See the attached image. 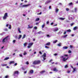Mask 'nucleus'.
<instances>
[{
  "mask_svg": "<svg viewBox=\"0 0 78 78\" xmlns=\"http://www.w3.org/2000/svg\"><path fill=\"white\" fill-rule=\"evenodd\" d=\"M23 5V3H21L19 6V7L20 8H27V7H28V6H29L30 5V4L25 5Z\"/></svg>",
  "mask_w": 78,
  "mask_h": 78,
  "instance_id": "f257e3e1",
  "label": "nucleus"
},
{
  "mask_svg": "<svg viewBox=\"0 0 78 78\" xmlns=\"http://www.w3.org/2000/svg\"><path fill=\"white\" fill-rule=\"evenodd\" d=\"M41 61L40 60L34 61L33 62V64L34 65H38L40 64Z\"/></svg>",
  "mask_w": 78,
  "mask_h": 78,
  "instance_id": "f03ea898",
  "label": "nucleus"
},
{
  "mask_svg": "<svg viewBox=\"0 0 78 78\" xmlns=\"http://www.w3.org/2000/svg\"><path fill=\"white\" fill-rule=\"evenodd\" d=\"M9 36H7L5 37L4 39H3V41H2V42L3 43L5 42V41H7L8 40V38L9 37Z\"/></svg>",
  "mask_w": 78,
  "mask_h": 78,
  "instance_id": "7ed1b4c3",
  "label": "nucleus"
},
{
  "mask_svg": "<svg viewBox=\"0 0 78 78\" xmlns=\"http://www.w3.org/2000/svg\"><path fill=\"white\" fill-rule=\"evenodd\" d=\"M8 16V13H5L4 15V16L3 17V19H7V17Z\"/></svg>",
  "mask_w": 78,
  "mask_h": 78,
  "instance_id": "20e7f679",
  "label": "nucleus"
},
{
  "mask_svg": "<svg viewBox=\"0 0 78 78\" xmlns=\"http://www.w3.org/2000/svg\"><path fill=\"white\" fill-rule=\"evenodd\" d=\"M53 71H55V72H58V70L56 67H55L54 68H53Z\"/></svg>",
  "mask_w": 78,
  "mask_h": 78,
  "instance_id": "39448f33",
  "label": "nucleus"
},
{
  "mask_svg": "<svg viewBox=\"0 0 78 78\" xmlns=\"http://www.w3.org/2000/svg\"><path fill=\"white\" fill-rule=\"evenodd\" d=\"M58 30V27H56L55 28V29L54 30V32H56Z\"/></svg>",
  "mask_w": 78,
  "mask_h": 78,
  "instance_id": "423d86ee",
  "label": "nucleus"
},
{
  "mask_svg": "<svg viewBox=\"0 0 78 78\" xmlns=\"http://www.w3.org/2000/svg\"><path fill=\"white\" fill-rule=\"evenodd\" d=\"M69 58H63L62 59V61L65 62L66 61L67 59H68Z\"/></svg>",
  "mask_w": 78,
  "mask_h": 78,
  "instance_id": "0eeeda50",
  "label": "nucleus"
},
{
  "mask_svg": "<svg viewBox=\"0 0 78 78\" xmlns=\"http://www.w3.org/2000/svg\"><path fill=\"white\" fill-rule=\"evenodd\" d=\"M15 74H17V75L19 74V72L18 71H15L14 73V76Z\"/></svg>",
  "mask_w": 78,
  "mask_h": 78,
  "instance_id": "6e6552de",
  "label": "nucleus"
},
{
  "mask_svg": "<svg viewBox=\"0 0 78 78\" xmlns=\"http://www.w3.org/2000/svg\"><path fill=\"white\" fill-rule=\"evenodd\" d=\"M78 27H75L73 28V30H76L78 29Z\"/></svg>",
  "mask_w": 78,
  "mask_h": 78,
  "instance_id": "1a4fd4ad",
  "label": "nucleus"
},
{
  "mask_svg": "<svg viewBox=\"0 0 78 78\" xmlns=\"http://www.w3.org/2000/svg\"><path fill=\"white\" fill-rule=\"evenodd\" d=\"M29 73H30L32 74L34 73V70H30V72H29Z\"/></svg>",
  "mask_w": 78,
  "mask_h": 78,
  "instance_id": "9d476101",
  "label": "nucleus"
},
{
  "mask_svg": "<svg viewBox=\"0 0 78 78\" xmlns=\"http://www.w3.org/2000/svg\"><path fill=\"white\" fill-rule=\"evenodd\" d=\"M50 2H51V0H49L46 1L45 3H50Z\"/></svg>",
  "mask_w": 78,
  "mask_h": 78,
  "instance_id": "9b49d317",
  "label": "nucleus"
},
{
  "mask_svg": "<svg viewBox=\"0 0 78 78\" xmlns=\"http://www.w3.org/2000/svg\"><path fill=\"white\" fill-rule=\"evenodd\" d=\"M63 48L64 49H66L68 48V47L67 46H64L63 47Z\"/></svg>",
  "mask_w": 78,
  "mask_h": 78,
  "instance_id": "f8f14e48",
  "label": "nucleus"
},
{
  "mask_svg": "<svg viewBox=\"0 0 78 78\" xmlns=\"http://www.w3.org/2000/svg\"><path fill=\"white\" fill-rule=\"evenodd\" d=\"M13 63H14V61H10L9 63V64L11 65V64Z\"/></svg>",
  "mask_w": 78,
  "mask_h": 78,
  "instance_id": "ddd939ff",
  "label": "nucleus"
},
{
  "mask_svg": "<svg viewBox=\"0 0 78 78\" xmlns=\"http://www.w3.org/2000/svg\"><path fill=\"white\" fill-rule=\"evenodd\" d=\"M33 44H34L33 43H30L29 44V46H31L33 45Z\"/></svg>",
  "mask_w": 78,
  "mask_h": 78,
  "instance_id": "4468645a",
  "label": "nucleus"
},
{
  "mask_svg": "<svg viewBox=\"0 0 78 78\" xmlns=\"http://www.w3.org/2000/svg\"><path fill=\"white\" fill-rule=\"evenodd\" d=\"M22 37V36L21 35H19V38H18V39L20 40V38H21V37Z\"/></svg>",
  "mask_w": 78,
  "mask_h": 78,
  "instance_id": "2eb2a0df",
  "label": "nucleus"
},
{
  "mask_svg": "<svg viewBox=\"0 0 78 78\" xmlns=\"http://www.w3.org/2000/svg\"><path fill=\"white\" fill-rule=\"evenodd\" d=\"M45 72V71L44 70H43V71H41L40 73L41 74H43V73H44Z\"/></svg>",
  "mask_w": 78,
  "mask_h": 78,
  "instance_id": "dca6fc26",
  "label": "nucleus"
},
{
  "mask_svg": "<svg viewBox=\"0 0 78 78\" xmlns=\"http://www.w3.org/2000/svg\"><path fill=\"white\" fill-rule=\"evenodd\" d=\"M50 45V42L47 43H46V45H47V46H49Z\"/></svg>",
  "mask_w": 78,
  "mask_h": 78,
  "instance_id": "f3484780",
  "label": "nucleus"
},
{
  "mask_svg": "<svg viewBox=\"0 0 78 78\" xmlns=\"http://www.w3.org/2000/svg\"><path fill=\"white\" fill-rule=\"evenodd\" d=\"M7 64H1V66L2 67H4L5 66H7Z\"/></svg>",
  "mask_w": 78,
  "mask_h": 78,
  "instance_id": "a211bd4d",
  "label": "nucleus"
},
{
  "mask_svg": "<svg viewBox=\"0 0 78 78\" xmlns=\"http://www.w3.org/2000/svg\"><path fill=\"white\" fill-rule=\"evenodd\" d=\"M33 26H30L29 25H28V29L29 28H30V29H31L32 28H33Z\"/></svg>",
  "mask_w": 78,
  "mask_h": 78,
  "instance_id": "6ab92c4d",
  "label": "nucleus"
},
{
  "mask_svg": "<svg viewBox=\"0 0 78 78\" xmlns=\"http://www.w3.org/2000/svg\"><path fill=\"white\" fill-rule=\"evenodd\" d=\"M26 35H23V37L22 38V39L23 40L25 38V36Z\"/></svg>",
  "mask_w": 78,
  "mask_h": 78,
  "instance_id": "aec40b11",
  "label": "nucleus"
},
{
  "mask_svg": "<svg viewBox=\"0 0 78 78\" xmlns=\"http://www.w3.org/2000/svg\"><path fill=\"white\" fill-rule=\"evenodd\" d=\"M28 43H25L24 44H23V45H24V47H26Z\"/></svg>",
  "mask_w": 78,
  "mask_h": 78,
  "instance_id": "412c9836",
  "label": "nucleus"
},
{
  "mask_svg": "<svg viewBox=\"0 0 78 78\" xmlns=\"http://www.w3.org/2000/svg\"><path fill=\"white\" fill-rule=\"evenodd\" d=\"M9 59V57H6V58H5L4 60H6Z\"/></svg>",
  "mask_w": 78,
  "mask_h": 78,
  "instance_id": "4be33fe9",
  "label": "nucleus"
},
{
  "mask_svg": "<svg viewBox=\"0 0 78 78\" xmlns=\"http://www.w3.org/2000/svg\"><path fill=\"white\" fill-rule=\"evenodd\" d=\"M59 19L62 20H64L65 19L63 18H59Z\"/></svg>",
  "mask_w": 78,
  "mask_h": 78,
  "instance_id": "5701e85b",
  "label": "nucleus"
},
{
  "mask_svg": "<svg viewBox=\"0 0 78 78\" xmlns=\"http://www.w3.org/2000/svg\"><path fill=\"white\" fill-rule=\"evenodd\" d=\"M18 31H19V33H21V32L20 31V28H18Z\"/></svg>",
  "mask_w": 78,
  "mask_h": 78,
  "instance_id": "b1692460",
  "label": "nucleus"
},
{
  "mask_svg": "<svg viewBox=\"0 0 78 78\" xmlns=\"http://www.w3.org/2000/svg\"><path fill=\"white\" fill-rule=\"evenodd\" d=\"M66 31L67 32H71V30L70 29H68V30H67Z\"/></svg>",
  "mask_w": 78,
  "mask_h": 78,
  "instance_id": "393cba45",
  "label": "nucleus"
},
{
  "mask_svg": "<svg viewBox=\"0 0 78 78\" xmlns=\"http://www.w3.org/2000/svg\"><path fill=\"white\" fill-rule=\"evenodd\" d=\"M69 6H72L73 5V3L72 2H71L69 3Z\"/></svg>",
  "mask_w": 78,
  "mask_h": 78,
  "instance_id": "a878e982",
  "label": "nucleus"
},
{
  "mask_svg": "<svg viewBox=\"0 0 78 78\" xmlns=\"http://www.w3.org/2000/svg\"><path fill=\"white\" fill-rule=\"evenodd\" d=\"M43 56H44V57H46V53H44Z\"/></svg>",
  "mask_w": 78,
  "mask_h": 78,
  "instance_id": "bb28decb",
  "label": "nucleus"
},
{
  "mask_svg": "<svg viewBox=\"0 0 78 78\" xmlns=\"http://www.w3.org/2000/svg\"><path fill=\"white\" fill-rule=\"evenodd\" d=\"M5 78L4 77V78H8L9 77V76H8V75L5 76Z\"/></svg>",
  "mask_w": 78,
  "mask_h": 78,
  "instance_id": "cd10ccee",
  "label": "nucleus"
},
{
  "mask_svg": "<svg viewBox=\"0 0 78 78\" xmlns=\"http://www.w3.org/2000/svg\"><path fill=\"white\" fill-rule=\"evenodd\" d=\"M58 42V40H55V41L53 42L54 43H56V42Z\"/></svg>",
  "mask_w": 78,
  "mask_h": 78,
  "instance_id": "c85d7f7f",
  "label": "nucleus"
},
{
  "mask_svg": "<svg viewBox=\"0 0 78 78\" xmlns=\"http://www.w3.org/2000/svg\"><path fill=\"white\" fill-rule=\"evenodd\" d=\"M9 29H11V26L10 25H9Z\"/></svg>",
  "mask_w": 78,
  "mask_h": 78,
  "instance_id": "c756f323",
  "label": "nucleus"
},
{
  "mask_svg": "<svg viewBox=\"0 0 78 78\" xmlns=\"http://www.w3.org/2000/svg\"><path fill=\"white\" fill-rule=\"evenodd\" d=\"M61 45V44L60 43H59V44H58L57 45L58 46H59V47H60Z\"/></svg>",
  "mask_w": 78,
  "mask_h": 78,
  "instance_id": "7c9ffc66",
  "label": "nucleus"
},
{
  "mask_svg": "<svg viewBox=\"0 0 78 78\" xmlns=\"http://www.w3.org/2000/svg\"><path fill=\"white\" fill-rule=\"evenodd\" d=\"M39 18H37L35 20L36 21H38V20H39Z\"/></svg>",
  "mask_w": 78,
  "mask_h": 78,
  "instance_id": "2f4dec72",
  "label": "nucleus"
},
{
  "mask_svg": "<svg viewBox=\"0 0 78 78\" xmlns=\"http://www.w3.org/2000/svg\"><path fill=\"white\" fill-rule=\"evenodd\" d=\"M76 68H73V72H74L76 71Z\"/></svg>",
  "mask_w": 78,
  "mask_h": 78,
  "instance_id": "473e14b6",
  "label": "nucleus"
},
{
  "mask_svg": "<svg viewBox=\"0 0 78 78\" xmlns=\"http://www.w3.org/2000/svg\"><path fill=\"white\" fill-rule=\"evenodd\" d=\"M41 33H42V32H41V31H40L39 32H38L37 33V34H41Z\"/></svg>",
  "mask_w": 78,
  "mask_h": 78,
  "instance_id": "72a5a7b5",
  "label": "nucleus"
},
{
  "mask_svg": "<svg viewBox=\"0 0 78 78\" xmlns=\"http://www.w3.org/2000/svg\"><path fill=\"white\" fill-rule=\"evenodd\" d=\"M67 34L66 35H65V36H64V38H66V37H67Z\"/></svg>",
  "mask_w": 78,
  "mask_h": 78,
  "instance_id": "f704fd0d",
  "label": "nucleus"
},
{
  "mask_svg": "<svg viewBox=\"0 0 78 78\" xmlns=\"http://www.w3.org/2000/svg\"><path fill=\"white\" fill-rule=\"evenodd\" d=\"M64 56L65 57H68V55H66V54H65V55H64Z\"/></svg>",
  "mask_w": 78,
  "mask_h": 78,
  "instance_id": "c9c22d12",
  "label": "nucleus"
},
{
  "mask_svg": "<svg viewBox=\"0 0 78 78\" xmlns=\"http://www.w3.org/2000/svg\"><path fill=\"white\" fill-rule=\"evenodd\" d=\"M74 24H75V23H73L71 24V26H73V25H74Z\"/></svg>",
  "mask_w": 78,
  "mask_h": 78,
  "instance_id": "e433bc0d",
  "label": "nucleus"
},
{
  "mask_svg": "<svg viewBox=\"0 0 78 78\" xmlns=\"http://www.w3.org/2000/svg\"><path fill=\"white\" fill-rule=\"evenodd\" d=\"M68 67V66L67 65L65 66V68H67Z\"/></svg>",
  "mask_w": 78,
  "mask_h": 78,
  "instance_id": "4c0bfd02",
  "label": "nucleus"
},
{
  "mask_svg": "<svg viewBox=\"0 0 78 78\" xmlns=\"http://www.w3.org/2000/svg\"><path fill=\"white\" fill-rule=\"evenodd\" d=\"M45 48H49V47H48V46H45Z\"/></svg>",
  "mask_w": 78,
  "mask_h": 78,
  "instance_id": "58836bf2",
  "label": "nucleus"
},
{
  "mask_svg": "<svg viewBox=\"0 0 78 78\" xmlns=\"http://www.w3.org/2000/svg\"><path fill=\"white\" fill-rule=\"evenodd\" d=\"M45 26V25L44 24L43 25H42V26H41V27L42 28H43Z\"/></svg>",
  "mask_w": 78,
  "mask_h": 78,
  "instance_id": "ea45409f",
  "label": "nucleus"
},
{
  "mask_svg": "<svg viewBox=\"0 0 78 78\" xmlns=\"http://www.w3.org/2000/svg\"><path fill=\"white\" fill-rule=\"evenodd\" d=\"M68 53H71V51H70V50H69V51H68Z\"/></svg>",
  "mask_w": 78,
  "mask_h": 78,
  "instance_id": "a19ab883",
  "label": "nucleus"
},
{
  "mask_svg": "<svg viewBox=\"0 0 78 78\" xmlns=\"http://www.w3.org/2000/svg\"><path fill=\"white\" fill-rule=\"evenodd\" d=\"M31 47V46H27V48H30Z\"/></svg>",
  "mask_w": 78,
  "mask_h": 78,
  "instance_id": "79ce46f5",
  "label": "nucleus"
},
{
  "mask_svg": "<svg viewBox=\"0 0 78 78\" xmlns=\"http://www.w3.org/2000/svg\"><path fill=\"white\" fill-rule=\"evenodd\" d=\"M26 64L27 65H28L29 64V62H28V61H27V62H26Z\"/></svg>",
  "mask_w": 78,
  "mask_h": 78,
  "instance_id": "37998d69",
  "label": "nucleus"
},
{
  "mask_svg": "<svg viewBox=\"0 0 78 78\" xmlns=\"http://www.w3.org/2000/svg\"><path fill=\"white\" fill-rule=\"evenodd\" d=\"M13 43L14 44L16 42V40H13Z\"/></svg>",
  "mask_w": 78,
  "mask_h": 78,
  "instance_id": "c03bdc74",
  "label": "nucleus"
},
{
  "mask_svg": "<svg viewBox=\"0 0 78 78\" xmlns=\"http://www.w3.org/2000/svg\"><path fill=\"white\" fill-rule=\"evenodd\" d=\"M47 37H48L49 38L50 37V36H49V35H47Z\"/></svg>",
  "mask_w": 78,
  "mask_h": 78,
  "instance_id": "a18cd8bd",
  "label": "nucleus"
},
{
  "mask_svg": "<svg viewBox=\"0 0 78 78\" xmlns=\"http://www.w3.org/2000/svg\"><path fill=\"white\" fill-rule=\"evenodd\" d=\"M39 53L40 54V55H42V53L41 52V51L39 52Z\"/></svg>",
  "mask_w": 78,
  "mask_h": 78,
  "instance_id": "49530a36",
  "label": "nucleus"
},
{
  "mask_svg": "<svg viewBox=\"0 0 78 78\" xmlns=\"http://www.w3.org/2000/svg\"><path fill=\"white\" fill-rule=\"evenodd\" d=\"M26 54H27V53L26 52H25L23 53V55H26Z\"/></svg>",
  "mask_w": 78,
  "mask_h": 78,
  "instance_id": "de8ad7c7",
  "label": "nucleus"
},
{
  "mask_svg": "<svg viewBox=\"0 0 78 78\" xmlns=\"http://www.w3.org/2000/svg\"><path fill=\"white\" fill-rule=\"evenodd\" d=\"M39 23H36L35 24L36 25H38L39 24Z\"/></svg>",
  "mask_w": 78,
  "mask_h": 78,
  "instance_id": "09e8293b",
  "label": "nucleus"
},
{
  "mask_svg": "<svg viewBox=\"0 0 78 78\" xmlns=\"http://www.w3.org/2000/svg\"><path fill=\"white\" fill-rule=\"evenodd\" d=\"M34 28V29L35 30H37V27H35Z\"/></svg>",
  "mask_w": 78,
  "mask_h": 78,
  "instance_id": "8fccbe9b",
  "label": "nucleus"
},
{
  "mask_svg": "<svg viewBox=\"0 0 78 78\" xmlns=\"http://www.w3.org/2000/svg\"><path fill=\"white\" fill-rule=\"evenodd\" d=\"M52 61H53V60H52V59H50V61H49L50 62H51Z\"/></svg>",
  "mask_w": 78,
  "mask_h": 78,
  "instance_id": "3c124183",
  "label": "nucleus"
},
{
  "mask_svg": "<svg viewBox=\"0 0 78 78\" xmlns=\"http://www.w3.org/2000/svg\"><path fill=\"white\" fill-rule=\"evenodd\" d=\"M3 33H1L0 34V35H2L3 36Z\"/></svg>",
  "mask_w": 78,
  "mask_h": 78,
  "instance_id": "603ef678",
  "label": "nucleus"
},
{
  "mask_svg": "<svg viewBox=\"0 0 78 78\" xmlns=\"http://www.w3.org/2000/svg\"><path fill=\"white\" fill-rule=\"evenodd\" d=\"M70 47L71 48H72L73 47V46H72V45H70Z\"/></svg>",
  "mask_w": 78,
  "mask_h": 78,
  "instance_id": "864d4df0",
  "label": "nucleus"
},
{
  "mask_svg": "<svg viewBox=\"0 0 78 78\" xmlns=\"http://www.w3.org/2000/svg\"><path fill=\"white\" fill-rule=\"evenodd\" d=\"M54 55H55V56L58 55V54H54Z\"/></svg>",
  "mask_w": 78,
  "mask_h": 78,
  "instance_id": "5fc2aeb1",
  "label": "nucleus"
},
{
  "mask_svg": "<svg viewBox=\"0 0 78 78\" xmlns=\"http://www.w3.org/2000/svg\"><path fill=\"white\" fill-rule=\"evenodd\" d=\"M21 69H22V70H24V69L23 67H22V68H21Z\"/></svg>",
  "mask_w": 78,
  "mask_h": 78,
  "instance_id": "6e6d98bb",
  "label": "nucleus"
},
{
  "mask_svg": "<svg viewBox=\"0 0 78 78\" xmlns=\"http://www.w3.org/2000/svg\"><path fill=\"white\" fill-rule=\"evenodd\" d=\"M41 14H42V12H40V13H38V15H41Z\"/></svg>",
  "mask_w": 78,
  "mask_h": 78,
  "instance_id": "4d7b16f0",
  "label": "nucleus"
},
{
  "mask_svg": "<svg viewBox=\"0 0 78 78\" xmlns=\"http://www.w3.org/2000/svg\"><path fill=\"white\" fill-rule=\"evenodd\" d=\"M58 10H56V11H55V12H56V13H57L58 12Z\"/></svg>",
  "mask_w": 78,
  "mask_h": 78,
  "instance_id": "13d9d810",
  "label": "nucleus"
},
{
  "mask_svg": "<svg viewBox=\"0 0 78 78\" xmlns=\"http://www.w3.org/2000/svg\"><path fill=\"white\" fill-rule=\"evenodd\" d=\"M77 8H74V10H77Z\"/></svg>",
  "mask_w": 78,
  "mask_h": 78,
  "instance_id": "bf43d9fd",
  "label": "nucleus"
},
{
  "mask_svg": "<svg viewBox=\"0 0 78 78\" xmlns=\"http://www.w3.org/2000/svg\"><path fill=\"white\" fill-rule=\"evenodd\" d=\"M27 73V71H25L24 72V73L25 74Z\"/></svg>",
  "mask_w": 78,
  "mask_h": 78,
  "instance_id": "052dcab7",
  "label": "nucleus"
},
{
  "mask_svg": "<svg viewBox=\"0 0 78 78\" xmlns=\"http://www.w3.org/2000/svg\"><path fill=\"white\" fill-rule=\"evenodd\" d=\"M54 24V23H51V25H53V24Z\"/></svg>",
  "mask_w": 78,
  "mask_h": 78,
  "instance_id": "680f3d73",
  "label": "nucleus"
},
{
  "mask_svg": "<svg viewBox=\"0 0 78 78\" xmlns=\"http://www.w3.org/2000/svg\"><path fill=\"white\" fill-rule=\"evenodd\" d=\"M17 65V63H16L15 64H14V65L15 66H16Z\"/></svg>",
  "mask_w": 78,
  "mask_h": 78,
  "instance_id": "e2e57ef3",
  "label": "nucleus"
},
{
  "mask_svg": "<svg viewBox=\"0 0 78 78\" xmlns=\"http://www.w3.org/2000/svg\"><path fill=\"white\" fill-rule=\"evenodd\" d=\"M9 24H7L6 25V27H8V26H9Z\"/></svg>",
  "mask_w": 78,
  "mask_h": 78,
  "instance_id": "0e129e2a",
  "label": "nucleus"
},
{
  "mask_svg": "<svg viewBox=\"0 0 78 78\" xmlns=\"http://www.w3.org/2000/svg\"><path fill=\"white\" fill-rule=\"evenodd\" d=\"M49 23V21H47V22H46V23L48 24Z\"/></svg>",
  "mask_w": 78,
  "mask_h": 78,
  "instance_id": "69168bd1",
  "label": "nucleus"
},
{
  "mask_svg": "<svg viewBox=\"0 0 78 78\" xmlns=\"http://www.w3.org/2000/svg\"><path fill=\"white\" fill-rule=\"evenodd\" d=\"M66 10H69V8H67L66 9Z\"/></svg>",
  "mask_w": 78,
  "mask_h": 78,
  "instance_id": "338daca9",
  "label": "nucleus"
},
{
  "mask_svg": "<svg viewBox=\"0 0 78 78\" xmlns=\"http://www.w3.org/2000/svg\"><path fill=\"white\" fill-rule=\"evenodd\" d=\"M15 38H16V39L18 37H17V36H15Z\"/></svg>",
  "mask_w": 78,
  "mask_h": 78,
  "instance_id": "774afa93",
  "label": "nucleus"
}]
</instances>
